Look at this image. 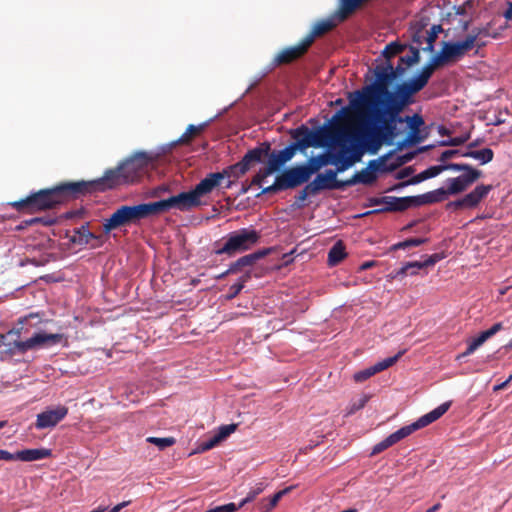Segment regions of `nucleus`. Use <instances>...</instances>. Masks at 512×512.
<instances>
[{"label":"nucleus","instance_id":"nucleus-63","mask_svg":"<svg viewBox=\"0 0 512 512\" xmlns=\"http://www.w3.org/2000/svg\"><path fill=\"white\" fill-rule=\"evenodd\" d=\"M462 208H464L462 199L451 201V202L447 203V205H446L447 210H451V209L458 210V209H462Z\"/></svg>","mask_w":512,"mask_h":512},{"label":"nucleus","instance_id":"nucleus-51","mask_svg":"<svg viewBox=\"0 0 512 512\" xmlns=\"http://www.w3.org/2000/svg\"><path fill=\"white\" fill-rule=\"evenodd\" d=\"M483 343L484 341L478 335L468 344L466 350L461 355H459L458 358L466 357L468 355L473 354Z\"/></svg>","mask_w":512,"mask_h":512},{"label":"nucleus","instance_id":"nucleus-50","mask_svg":"<svg viewBox=\"0 0 512 512\" xmlns=\"http://www.w3.org/2000/svg\"><path fill=\"white\" fill-rule=\"evenodd\" d=\"M377 373L378 372H377L375 366L373 365L369 368H366L364 370H361V371L355 373L353 378L356 382H364Z\"/></svg>","mask_w":512,"mask_h":512},{"label":"nucleus","instance_id":"nucleus-30","mask_svg":"<svg viewBox=\"0 0 512 512\" xmlns=\"http://www.w3.org/2000/svg\"><path fill=\"white\" fill-rule=\"evenodd\" d=\"M332 152L321 153L317 156L310 157L306 164H303L309 178L318 172L323 166L331 165Z\"/></svg>","mask_w":512,"mask_h":512},{"label":"nucleus","instance_id":"nucleus-3","mask_svg":"<svg viewBox=\"0 0 512 512\" xmlns=\"http://www.w3.org/2000/svg\"><path fill=\"white\" fill-rule=\"evenodd\" d=\"M89 184L85 180L62 182L52 188L41 189L24 199L10 202L9 205L18 212L35 213L52 209L68 200L89 194Z\"/></svg>","mask_w":512,"mask_h":512},{"label":"nucleus","instance_id":"nucleus-28","mask_svg":"<svg viewBox=\"0 0 512 512\" xmlns=\"http://www.w3.org/2000/svg\"><path fill=\"white\" fill-rule=\"evenodd\" d=\"M447 188L441 187L433 191L415 196V204L417 206L434 204L445 201L449 197Z\"/></svg>","mask_w":512,"mask_h":512},{"label":"nucleus","instance_id":"nucleus-23","mask_svg":"<svg viewBox=\"0 0 512 512\" xmlns=\"http://www.w3.org/2000/svg\"><path fill=\"white\" fill-rule=\"evenodd\" d=\"M338 23L339 22L337 21V19L334 16H333V18H330V19L318 21L317 23L314 24L310 33L308 35H306L303 38V40L310 47L314 43V41L317 37L323 36L324 34L328 33L329 31L334 29Z\"/></svg>","mask_w":512,"mask_h":512},{"label":"nucleus","instance_id":"nucleus-27","mask_svg":"<svg viewBox=\"0 0 512 512\" xmlns=\"http://www.w3.org/2000/svg\"><path fill=\"white\" fill-rule=\"evenodd\" d=\"M443 259V255L440 253H435L430 256L424 261H414V262H407L405 265H403L399 270H397L393 278H399V277H405L408 273L409 268L411 267H417V268H427L430 266H434L437 262Z\"/></svg>","mask_w":512,"mask_h":512},{"label":"nucleus","instance_id":"nucleus-11","mask_svg":"<svg viewBox=\"0 0 512 512\" xmlns=\"http://www.w3.org/2000/svg\"><path fill=\"white\" fill-rule=\"evenodd\" d=\"M261 238V233L252 228H242L228 235L224 245L215 251L217 255L226 254L233 256L238 252H244L256 245Z\"/></svg>","mask_w":512,"mask_h":512},{"label":"nucleus","instance_id":"nucleus-62","mask_svg":"<svg viewBox=\"0 0 512 512\" xmlns=\"http://www.w3.org/2000/svg\"><path fill=\"white\" fill-rule=\"evenodd\" d=\"M407 248L420 246L428 241L427 238H410L406 239Z\"/></svg>","mask_w":512,"mask_h":512},{"label":"nucleus","instance_id":"nucleus-37","mask_svg":"<svg viewBox=\"0 0 512 512\" xmlns=\"http://www.w3.org/2000/svg\"><path fill=\"white\" fill-rule=\"evenodd\" d=\"M461 156L476 159L484 165L493 160L494 152L490 148H483L481 150H468L463 152Z\"/></svg>","mask_w":512,"mask_h":512},{"label":"nucleus","instance_id":"nucleus-9","mask_svg":"<svg viewBox=\"0 0 512 512\" xmlns=\"http://www.w3.org/2000/svg\"><path fill=\"white\" fill-rule=\"evenodd\" d=\"M152 216L149 203L134 206L123 205L116 209L103 223L104 232L108 233L122 226L138 223L142 219Z\"/></svg>","mask_w":512,"mask_h":512},{"label":"nucleus","instance_id":"nucleus-45","mask_svg":"<svg viewBox=\"0 0 512 512\" xmlns=\"http://www.w3.org/2000/svg\"><path fill=\"white\" fill-rule=\"evenodd\" d=\"M489 36V27H475L472 29L471 33L468 34L465 39L466 40H472V48H474L477 45V40L480 37H487Z\"/></svg>","mask_w":512,"mask_h":512},{"label":"nucleus","instance_id":"nucleus-5","mask_svg":"<svg viewBox=\"0 0 512 512\" xmlns=\"http://www.w3.org/2000/svg\"><path fill=\"white\" fill-rule=\"evenodd\" d=\"M22 328H13L5 335H1L3 345L6 346V352L10 355H22L29 350L43 347H51L58 344H67V338L64 334L55 333L48 334L45 332L35 333L32 337L25 341L20 339Z\"/></svg>","mask_w":512,"mask_h":512},{"label":"nucleus","instance_id":"nucleus-32","mask_svg":"<svg viewBox=\"0 0 512 512\" xmlns=\"http://www.w3.org/2000/svg\"><path fill=\"white\" fill-rule=\"evenodd\" d=\"M180 211H188L202 204L194 189L177 194Z\"/></svg>","mask_w":512,"mask_h":512},{"label":"nucleus","instance_id":"nucleus-26","mask_svg":"<svg viewBox=\"0 0 512 512\" xmlns=\"http://www.w3.org/2000/svg\"><path fill=\"white\" fill-rule=\"evenodd\" d=\"M51 454V450L47 448L25 449L12 453V461L19 460L23 462H32L48 458Z\"/></svg>","mask_w":512,"mask_h":512},{"label":"nucleus","instance_id":"nucleus-8","mask_svg":"<svg viewBox=\"0 0 512 512\" xmlns=\"http://www.w3.org/2000/svg\"><path fill=\"white\" fill-rule=\"evenodd\" d=\"M392 152L380 157L378 160H371L368 163V167L362 169L360 172H356L351 178L346 180V187H351L356 184L370 185L377 179L375 171L391 172L396 170L398 167L410 161L413 154L406 156H398L393 162L388 163L387 160L391 156Z\"/></svg>","mask_w":512,"mask_h":512},{"label":"nucleus","instance_id":"nucleus-39","mask_svg":"<svg viewBox=\"0 0 512 512\" xmlns=\"http://www.w3.org/2000/svg\"><path fill=\"white\" fill-rule=\"evenodd\" d=\"M441 31V25H433L429 31H425L426 46L422 47L424 52H432L434 50V42Z\"/></svg>","mask_w":512,"mask_h":512},{"label":"nucleus","instance_id":"nucleus-18","mask_svg":"<svg viewBox=\"0 0 512 512\" xmlns=\"http://www.w3.org/2000/svg\"><path fill=\"white\" fill-rule=\"evenodd\" d=\"M297 150H300L298 143H291L280 151L269 152L267 162L268 173L278 171L281 166L294 157Z\"/></svg>","mask_w":512,"mask_h":512},{"label":"nucleus","instance_id":"nucleus-60","mask_svg":"<svg viewBox=\"0 0 512 512\" xmlns=\"http://www.w3.org/2000/svg\"><path fill=\"white\" fill-rule=\"evenodd\" d=\"M277 191H283L282 185L280 183V180L278 176H276L275 181L272 185L265 187L257 196H260L261 194H271L275 193Z\"/></svg>","mask_w":512,"mask_h":512},{"label":"nucleus","instance_id":"nucleus-38","mask_svg":"<svg viewBox=\"0 0 512 512\" xmlns=\"http://www.w3.org/2000/svg\"><path fill=\"white\" fill-rule=\"evenodd\" d=\"M246 172H247V168L242 166V162L239 161L233 165H230V166L224 168L222 171L217 172V173L222 176V182H223L225 179H229V178H231L233 180L238 179L241 176H243Z\"/></svg>","mask_w":512,"mask_h":512},{"label":"nucleus","instance_id":"nucleus-24","mask_svg":"<svg viewBox=\"0 0 512 512\" xmlns=\"http://www.w3.org/2000/svg\"><path fill=\"white\" fill-rule=\"evenodd\" d=\"M492 190V185H478L470 193L466 194L462 199L464 208L476 207L484 198L487 197Z\"/></svg>","mask_w":512,"mask_h":512},{"label":"nucleus","instance_id":"nucleus-15","mask_svg":"<svg viewBox=\"0 0 512 512\" xmlns=\"http://www.w3.org/2000/svg\"><path fill=\"white\" fill-rule=\"evenodd\" d=\"M310 47L302 39L297 45L286 47L276 54L272 61V66L277 67L281 65L290 64L302 58Z\"/></svg>","mask_w":512,"mask_h":512},{"label":"nucleus","instance_id":"nucleus-42","mask_svg":"<svg viewBox=\"0 0 512 512\" xmlns=\"http://www.w3.org/2000/svg\"><path fill=\"white\" fill-rule=\"evenodd\" d=\"M251 278L250 272L245 273L243 276L240 277L239 282L233 284L229 288V293L227 294L226 298L228 300H231L235 298L241 290L244 288L245 283Z\"/></svg>","mask_w":512,"mask_h":512},{"label":"nucleus","instance_id":"nucleus-25","mask_svg":"<svg viewBox=\"0 0 512 512\" xmlns=\"http://www.w3.org/2000/svg\"><path fill=\"white\" fill-rule=\"evenodd\" d=\"M270 150L271 146L268 142H263L258 147L249 150L240 160L242 162V166L247 168L248 171L252 163L261 162L264 156H268Z\"/></svg>","mask_w":512,"mask_h":512},{"label":"nucleus","instance_id":"nucleus-10","mask_svg":"<svg viewBox=\"0 0 512 512\" xmlns=\"http://www.w3.org/2000/svg\"><path fill=\"white\" fill-rule=\"evenodd\" d=\"M358 134V141H350L352 143L351 147H346L344 144L342 148L338 152H332V163L331 165H335L338 173L344 172L345 170L352 167L356 162L361 160V157L364 152V148L368 150L366 146V136L369 134L368 132H356Z\"/></svg>","mask_w":512,"mask_h":512},{"label":"nucleus","instance_id":"nucleus-48","mask_svg":"<svg viewBox=\"0 0 512 512\" xmlns=\"http://www.w3.org/2000/svg\"><path fill=\"white\" fill-rule=\"evenodd\" d=\"M446 183H447V192L449 193V195H457V194L464 192L463 186H462L458 176L453 177V178H448L446 180Z\"/></svg>","mask_w":512,"mask_h":512},{"label":"nucleus","instance_id":"nucleus-46","mask_svg":"<svg viewBox=\"0 0 512 512\" xmlns=\"http://www.w3.org/2000/svg\"><path fill=\"white\" fill-rule=\"evenodd\" d=\"M404 353H405V350L399 351L396 355H394L392 357H388V358L374 364L377 372L379 373V372L393 366Z\"/></svg>","mask_w":512,"mask_h":512},{"label":"nucleus","instance_id":"nucleus-29","mask_svg":"<svg viewBox=\"0 0 512 512\" xmlns=\"http://www.w3.org/2000/svg\"><path fill=\"white\" fill-rule=\"evenodd\" d=\"M269 253V249H263L254 253L245 255L237 259L235 262L230 264V272L237 273L244 267L253 266L256 261L265 257Z\"/></svg>","mask_w":512,"mask_h":512},{"label":"nucleus","instance_id":"nucleus-64","mask_svg":"<svg viewBox=\"0 0 512 512\" xmlns=\"http://www.w3.org/2000/svg\"><path fill=\"white\" fill-rule=\"evenodd\" d=\"M130 503H131L130 500L129 501L121 502V503L117 504L116 506H114L108 512H120L124 507L128 506Z\"/></svg>","mask_w":512,"mask_h":512},{"label":"nucleus","instance_id":"nucleus-57","mask_svg":"<svg viewBox=\"0 0 512 512\" xmlns=\"http://www.w3.org/2000/svg\"><path fill=\"white\" fill-rule=\"evenodd\" d=\"M271 174L272 173H268V165H266V167L260 169L259 172L252 178L251 185L261 186L264 179Z\"/></svg>","mask_w":512,"mask_h":512},{"label":"nucleus","instance_id":"nucleus-22","mask_svg":"<svg viewBox=\"0 0 512 512\" xmlns=\"http://www.w3.org/2000/svg\"><path fill=\"white\" fill-rule=\"evenodd\" d=\"M222 185V176L217 172L208 173L195 187L194 190L201 200L202 197L209 195L216 188Z\"/></svg>","mask_w":512,"mask_h":512},{"label":"nucleus","instance_id":"nucleus-44","mask_svg":"<svg viewBox=\"0 0 512 512\" xmlns=\"http://www.w3.org/2000/svg\"><path fill=\"white\" fill-rule=\"evenodd\" d=\"M206 127V123L200 124L198 126H195L193 124H190L185 133L180 137L179 141L181 143H187L190 141V139L196 135H198L200 132L204 130Z\"/></svg>","mask_w":512,"mask_h":512},{"label":"nucleus","instance_id":"nucleus-36","mask_svg":"<svg viewBox=\"0 0 512 512\" xmlns=\"http://www.w3.org/2000/svg\"><path fill=\"white\" fill-rule=\"evenodd\" d=\"M347 256L345 245L341 240L337 241L328 252V265L336 266Z\"/></svg>","mask_w":512,"mask_h":512},{"label":"nucleus","instance_id":"nucleus-6","mask_svg":"<svg viewBox=\"0 0 512 512\" xmlns=\"http://www.w3.org/2000/svg\"><path fill=\"white\" fill-rule=\"evenodd\" d=\"M450 406L451 402L442 403L429 413L420 417L417 421L413 422L412 424L401 427L400 429L386 437L384 440L374 445L371 451V456H375L385 451L386 449L398 443L402 439L406 438L416 430L424 428L429 424L435 422L448 411Z\"/></svg>","mask_w":512,"mask_h":512},{"label":"nucleus","instance_id":"nucleus-13","mask_svg":"<svg viewBox=\"0 0 512 512\" xmlns=\"http://www.w3.org/2000/svg\"><path fill=\"white\" fill-rule=\"evenodd\" d=\"M371 203L381 206L379 209L374 210V212H402L411 207H416L415 196H383L371 199Z\"/></svg>","mask_w":512,"mask_h":512},{"label":"nucleus","instance_id":"nucleus-19","mask_svg":"<svg viewBox=\"0 0 512 512\" xmlns=\"http://www.w3.org/2000/svg\"><path fill=\"white\" fill-rule=\"evenodd\" d=\"M68 414V408L58 406L55 409L46 410L37 415L36 428L45 429L56 426Z\"/></svg>","mask_w":512,"mask_h":512},{"label":"nucleus","instance_id":"nucleus-47","mask_svg":"<svg viewBox=\"0 0 512 512\" xmlns=\"http://www.w3.org/2000/svg\"><path fill=\"white\" fill-rule=\"evenodd\" d=\"M148 443L154 444L157 446L160 450H164L167 447H170L175 444L176 440L174 437H148L146 439Z\"/></svg>","mask_w":512,"mask_h":512},{"label":"nucleus","instance_id":"nucleus-2","mask_svg":"<svg viewBox=\"0 0 512 512\" xmlns=\"http://www.w3.org/2000/svg\"><path fill=\"white\" fill-rule=\"evenodd\" d=\"M390 105L388 103L367 110L373 126L366 136L365 143L371 154H375L383 144L392 145L395 138L400 134L397 125L404 122L408 124L410 129L405 143H419L423 140V137L419 135L420 128L424 125L423 117L419 114L401 116V113L409 105H397L395 107Z\"/></svg>","mask_w":512,"mask_h":512},{"label":"nucleus","instance_id":"nucleus-55","mask_svg":"<svg viewBox=\"0 0 512 512\" xmlns=\"http://www.w3.org/2000/svg\"><path fill=\"white\" fill-rule=\"evenodd\" d=\"M236 429H237V424L222 425L219 427L216 435L219 437L220 441H223L230 434H232Z\"/></svg>","mask_w":512,"mask_h":512},{"label":"nucleus","instance_id":"nucleus-52","mask_svg":"<svg viewBox=\"0 0 512 512\" xmlns=\"http://www.w3.org/2000/svg\"><path fill=\"white\" fill-rule=\"evenodd\" d=\"M503 329V324L501 322H497L493 324L489 329L482 331L479 336L485 342L489 338L493 337L496 333Z\"/></svg>","mask_w":512,"mask_h":512},{"label":"nucleus","instance_id":"nucleus-34","mask_svg":"<svg viewBox=\"0 0 512 512\" xmlns=\"http://www.w3.org/2000/svg\"><path fill=\"white\" fill-rule=\"evenodd\" d=\"M152 215H158L167 212L173 208L179 210L177 195L171 196L167 199H163L156 202L149 203Z\"/></svg>","mask_w":512,"mask_h":512},{"label":"nucleus","instance_id":"nucleus-58","mask_svg":"<svg viewBox=\"0 0 512 512\" xmlns=\"http://www.w3.org/2000/svg\"><path fill=\"white\" fill-rule=\"evenodd\" d=\"M317 192L316 190H314L311 186H310V183H308L299 193L298 195L296 196V200L297 202H304L309 195H316Z\"/></svg>","mask_w":512,"mask_h":512},{"label":"nucleus","instance_id":"nucleus-1","mask_svg":"<svg viewBox=\"0 0 512 512\" xmlns=\"http://www.w3.org/2000/svg\"><path fill=\"white\" fill-rule=\"evenodd\" d=\"M403 65L400 61L396 67L390 61L376 65L373 69L374 81L355 92V97L350 100L352 108L360 112L388 103L391 107L413 104L414 96L419 91L407 92L405 88L406 84L412 82V78L398 83L393 91L389 90L391 83L405 73L406 67Z\"/></svg>","mask_w":512,"mask_h":512},{"label":"nucleus","instance_id":"nucleus-31","mask_svg":"<svg viewBox=\"0 0 512 512\" xmlns=\"http://www.w3.org/2000/svg\"><path fill=\"white\" fill-rule=\"evenodd\" d=\"M360 7L362 5L359 0H339V7L334 17L338 22H343Z\"/></svg>","mask_w":512,"mask_h":512},{"label":"nucleus","instance_id":"nucleus-7","mask_svg":"<svg viewBox=\"0 0 512 512\" xmlns=\"http://www.w3.org/2000/svg\"><path fill=\"white\" fill-rule=\"evenodd\" d=\"M348 141H358L356 132H349L340 124L331 127H321L315 131L309 129L308 137H304L298 142L300 151L309 147H323L328 143L345 144Z\"/></svg>","mask_w":512,"mask_h":512},{"label":"nucleus","instance_id":"nucleus-16","mask_svg":"<svg viewBox=\"0 0 512 512\" xmlns=\"http://www.w3.org/2000/svg\"><path fill=\"white\" fill-rule=\"evenodd\" d=\"M472 49V40L464 39L456 42L444 41L440 52L448 64L459 61Z\"/></svg>","mask_w":512,"mask_h":512},{"label":"nucleus","instance_id":"nucleus-59","mask_svg":"<svg viewBox=\"0 0 512 512\" xmlns=\"http://www.w3.org/2000/svg\"><path fill=\"white\" fill-rule=\"evenodd\" d=\"M462 152L460 150H457V149H453V150H446L444 152L441 153V155L439 156V158L437 159L441 164H448L447 161L451 158H454L458 155L461 156Z\"/></svg>","mask_w":512,"mask_h":512},{"label":"nucleus","instance_id":"nucleus-56","mask_svg":"<svg viewBox=\"0 0 512 512\" xmlns=\"http://www.w3.org/2000/svg\"><path fill=\"white\" fill-rule=\"evenodd\" d=\"M308 135L309 128L305 125H301L291 132V137L295 140L294 143H298L301 139H304V137H308Z\"/></svg>","mask_w":512,"mask_h":512},{"label":"nucleus","instance_id":"nucleus-17","mask_svg":"<svg viewBox=\"0 0 512 512\" xmlns=\"http://www.w3.org/2000/svg\"><path fill=\"white\" fill-rule=\"evenodd\" d=\"M310 186L319 193L322 190H335L346 188V180L337 179V171L328 169L325 173L318 174L315 179L310 182Z\"/></svg>","mask_w":512,"mask_h":512},{"label":"nucleus","instance_id":"nucleus-14","mask_svg":"<svg viewBox=\"0 0 512 512\" xmlns=\"http://www.w3.org/2000/svg\"><path fill=\"white\" fill-rule=\"evenodd\" d=\"M303 164L294 167L287 168L282 171L281 174L277 175L283 190L296 188L309 181Z\"/></svg>","mask_w":512,"mask_h":512},{"label":"nucleus","instance_id":"nucleus-4","mask_svg":"<svg viewBox=\"0 0 512 512\" xmlns=\"http://www.w3.org/2000/svg\"><path fill=\"white\" fill-rule=\"evenodd\" d=\"M151 160L146 152L135 153L116 168L105 171L101 178L86 181L89 194L137 182L146 173Z\"/></svg>","mask_w":512,"mask_h":512},{"label":"nucleus","instance_id":"nucleus-41","mask_svg":"<svg viewBox=\"0 0 512 512\" xmlns=\"http://www.w3.org/2000/svg\"><path fill=\"white\" fill-rule=\"evenodd\" d=\"M409 51V55L399 58V61L404 63L407 67L413 66L420 61V48L418 46H410Z\"/></svg>","mask_w":512,"mask_h":512},{"label":"nucleus","instance_id":"nucleus-54","mask_svg":"<svg viewBox=\"0 0 512 512\" xmlns=\"http://www.w3.org/2000/svg\"><path fill=\"white\" fill-rule=\"evenodd\" d=\"M469 139V135L453 137L448 140L439 141V146H460Z\"/></svg>","mask_w":512,"mask_h":512},{"label":"nucleus","instance_id":"nucleus-12","mask_svg":"<svg viewBox=\"0 0 512 512\" xmlns=\"http://www.w3.org/2000/svg\"><path fill=\"white\" fill-rule=\"evenodd\" d=\"M446 64L447 62L445 58L443 57L442 53L439 52L429 60V62L421 69L417 76L412 78L411 83L406 84V91L410 92L416 90L420 92L428 84L434 71Z\"/></svg>","mask_w":512,"mask_h":512},{"label":"nucleus","instance_id":"nucleus-61","mask_svg":"<svg viewBox=\"0 0 512 512\" xmlns=\"http://www.w3.org/2000/svg\"><path fill=\"white\" fill-rule=\"evenodd\" d=\"M425 37H426V34H425V31L423 30H418L416 31L413 36H412V40L414 43L417 44V46H421L424 42L426 43L425 41Z\"/></svg>","mask_w":512,"mask_h":512},{"label":"nucleus","instance_id":"nucleus-43","mask_svg":"<svg viewBox=\"0 0 512 512\" xmlns=\"http://www.w3.org/2000/svg\"><path fill=\"white\" fill-rule=\"evenodd\" d=\"M265 489V484L263 482L256 483L249 492L247 496L237 505V507L242 508L245 504L252 502L259 494H261Z\"/></svg>","mask_w":512,"mask_h":512},{"label":"nucleus","instance_id":"nucleus-53","mask_svg":"<svg viewBox=\"0 0 512 512\" xmlns=\"http://www.w3.org/2000/svg\"><path fill=\"white\" fill-rule=\"evenodd\" d=\"M369 400V396L368 395H363L361 398H359L357 401H354L350 404L349 406V410L347 412V415H352L354 414L356 411L362 409L365 407V405L367 404Z\"/></svg>","mask_w":512,"mask_h":512},{"label":"nucleus","instance_id":"nucleus-21","mask_svg":"<svg viewBox=\"0 0 512 512\" xmlns=\"http://www.w3.org/2000/svg\"><path fill=\"white\" fill-rule=\"evenodd\" d=\"M452 171H463L464 173L459 175L458 178L466 191L473 183L480 179L483 175L481 170H478L466 163H451L449 169Z\"/></svg>","mask_w":512,"mask_h":512},{"label":"nucleus","instance_id":"nucleus-33","mask_svg":"<svg viewBox=\"0 0 512 512\" xmlns=\"http://www.w3.org/2000/svg\"><path fill=\"white\" fill-rule=\"evenodd\" d=\"M449 169V164H439L435 166H430L419 174L415 175L411 180H409L406 184H417L424 180L433 178L441 174L442 172Z\"/></svg>","mask_w":512,"mask_h":512},{"label":"nucleus","instance_id":"nucleus-49","mask_svg":"<svg viewBox=\"0 0 512 512\" xmlns=\"http://www.w3.org/2000/svg\"><path fill=\"white\" fill-rule=\"evenodd\" d=\"M220 442L221 441H220L219 437L215 434L212 437H210L209 439L201 441L197 447V451L198 452H206V451L214 448L215 446H217Z\"/></svg>","mask_w":512,"mask_h":512},{"label":"nucleus","instance_id":"nucleus-20","mask_svg":"<svg viewBox=\"0 0 512 512\" xmlns=\"http://www.w3.org/2000/svg\"><path fill=\"white\" fill-rule=\"evenodd\" d=\"M452 171H463L464 173L459 175L458 178L466 191L473 183L480 179L483 175L481 170H478L466 163H451L449 169Z\"/></svg>","mask_w":512,"mask_h":512},{"label":"nucleus","instance_id":"nucleus-35","mask_svg":"<svg viewBox=\"0 0 512 512\" xmlns=\"http://www.w3.org/2000/svg\"><path fill=\"white\" fill-rule=\"evenodd\" d=\"M96 238L97 236L90 232L88 224H85L73 230L70 241L77 245H87L92 239Z\"/></svg>","mask_w":512,"mask_h":512},{"label":"nucleus","instance_id":"nucleus-40","mask_svg":"<svg viewBox=\"0 0 512 512\" xmlns=\"http://www.w3.org/2000/svg\"><path fill=\"white\" fill-rule=\"evenodd\" d=\"M405 49L406 45L394 41L385 46L384 50L382 51V55L386 61H390L391 58L402 53Z\"/></svg>","mask_w":512,"mask_h":512}]
</instances>
